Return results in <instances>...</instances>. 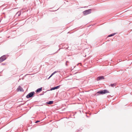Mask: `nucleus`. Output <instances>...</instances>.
I'll return each instance as SVG.
<instances>
[{"instance_id":"20e7f679","label":"nucleus","mask_w":132,"mask_h":132,"mask_svg":"<svg viewBox=\"0 0 132 132\" xmlns=\"http://www.w3.org/2000/svg\"><path fill=\"white\" fill-rule=\"evenodd\" d=\"M6 59V56H3L1 57L0 58V62H1L2 61H4Z\"/></svg>"},{"instance_id":"423d86ee","label":"nucleus","mask_w":132,"mask_h":132,"mask_svg":"<svg viewBox=\"0 0 132 132\" xmlns=\"http://www.w3.org/2000/svg\"><path fill=\"white\" fill-rule=\"evenodd\" d=\"M104 79V78L103 76H101L98 77L97 78V81H98L99 80Z\"/></svg>"},{"instance_id":"0eeeda50","label":"nucleus","mask_w":132,"mask_h":132,"mask_svg":"<svg viewBox=\"0 0 132 132\" xmlns=\"http://www.w3.org/2000/svg\"><path fill=\"white\" fill-rule=\"evenodd\" d=\"M60 86H59L53 88H52L51 89V90H52L58 89L59 88Z\"/></svg>"},{"instance_id":"6e6552de","label":"nucleus","mask_w":132,"mask_h":132,"mask_svg":"<svg viewBox=\"0 0 132 132\" xmlns=\"http://www.w3.org/2000/svg\"><path fill=\"white\" fill-rule=\"evenodd\" d=\"M42 90V88H39L37 90L36 92H40Z\"/></svg>"},{"instance_id":"39448f33","label":"nucleus","mask_w":132,"mask_h":132,"mask_svg":"<svg viewBox=\"0 0 132 132\" xmlns=\"http://www.w3.org/2000/svg\"><path fill=\"white\" fill-rule=\"evenodd\" d=\"M18 91L22 92L23 91V90L22 88L20 86H19L17 89Z\"/></svg>"},{"instance_id":"f257e3e1","label":"nucleus","mask_w":132,"mask_h":132,"mask_svg":"<svg viewBox=\"0 0 132 132\" xmlns=\"http://www.w3.org/2000/svg\"><path fill=\"white\" fill-rule=\"evenodd\" d=\"M91 9H89L87 10H86L83 12V13L84 15H87L91 12Z\"/></svg>"},{"instance_id":"ddd939ff","label":"nucleus","mask_w":132,"mask_h":132,"mask_svg":"<svg viewBox=\"0 0 132 132\" xmlns=\"http://www.w3.org/2000/svg\"><path fill=\"white\" fill-rule=\"evenodd\" d=\"M39 121H36V122H35V123H37V122H39Z\"/></svg>"},{"instance_id":"1a4fd4ad","label":"nucleus","mask_w":132,"mask_h":132,"mask_svg":"<svg viewBox=\"0 0 132 132\" xmlns=\"http://www.w3.org/2000/svg\"><path fill=\"white\" fill-rule=\"evenodd\" d=\"M57 71H55L54 72H53L51 75L48 78V79H49L53 75H54L55 73H57Z\"/></svg>"},{"instance_id":"f8f14e48","label":"nucleus","mask_w":132,"mask_h":132,"mask_svg":"<svg viewBox=\"0 0 132 132\" xmlns=\"http://www.w3.org/2000/svg\"><path fill=\"white\" fill-rule=\"evenodd\" d=\"M110 86L112 87H113V86H116V84H111L110 85Z\"/></svg>"},{"instance_id":"9b49d317","label":"nucleus","mask_w":132,"mask_h":132,"mask_svg":"<svg viewBox=\"0 0 132 132\" xmlns=\"http://www.w3.org/2000/svg\"><path fill=\"white\" fill-rule=\"evenodd\" d=\"M115 33H114V34H111L110 35H109L108 36L109 37H111L112 36H113L115 35Z\"/></svg>"},{"instance_id":"f03ea898","label":"nucleus","mask_w":132,"mask_h":132,"mask_svg":"<svg viewBox=\"0 0 132 132\" xmlns=\"http://www.w3.org/2000/svg\"><path fill=\"white\" fill-rule=\"evenodd\" d=\"M109 93V91L106 90H100L97 92V93H99L101 94H104L105 93Z\"/></svg>"},{"instance_id":"9d476101","label":"nucleus","mask_w":132,"mask_h":132,"mask_svg":"<svg viewBox=\"0 0 132 132\" xmlns=\"http://www.w3.org/2000/svg\"><path fill=\"white\" fill-rule=\"evenodd\" d=\"M53 101H49L47 103V104H51L53 103Z\"/></svg>"},{"instance_id":"7ed1b4c3","label":"nucleus","mask_w":132,"mask_h":132,"mask_svg":"<svg viewBox=\"0 0 132 132\" xmlns=\"http://www.w3.org/2000/svg\"><path fill=\"white\" fill-rule=\"evenodd\" d=\"M35 94L34 92H32L29 93L28 95L26 96V97L27 98H29L30 97H32L33 95Z\"/></svg>"}]
</instances>
